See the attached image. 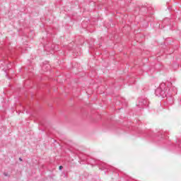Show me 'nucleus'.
<instances>
[{
  "instance_id": "obj_1",
  "label": "nucleus",
  "mask_w": 181,
  "mask_h": 181,
  "mask_svg": "<svg viewBox=\"0 0 181 181\" xmlns=\"http://www.w3.org/2000/svg\"><path fill=\"white\" fill-rule=\"evenodd\" d=\"M63 169V166L60 165L59 166V170H62Z\"/></svg>"
}]
</instances>
